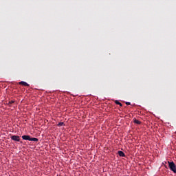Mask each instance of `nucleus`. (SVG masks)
<instances>
[{"label": "nucleus", "mask_w": 176, "mask_h": 176, "mask_svg": "<svg viewBox=\"0 0 176 176\" xmlns=\"http://www.w3.org/2000/svg\"><path fill=\"white\" fill-rule=\"evenodd\" d=\"M19 84L21 85H23L24 87H30V85L27 82H25V81H21L19 82Z\"/></svg>", "instance_id": "20e7f679"}, {"label": "nucleus", "mask_w": 176, "mask_h": 176, "mask_svg": "<svg viewBox=\"0 0 176 176\" xmlns=\"http://www.w3.org/2000/svg\"><path fill=\"white\" fill-rule=\"evenodd\" d=\"M58 126H65V123L63 122H60L57 124Z\"/></svg>", "instance_id": "6e6552de"}, {"label": "nucleus", "mask_w": 176, "mask_h": 176, "mask_svg": "<svg viewBox=\"0 0 176 176\" xmlns=\"http://www.w3.org/2000/svg\"><path fill=\"white\" fill-rule=\"evenodd\" d=\"M21 138L25 141L38 142V139L36 138H31L29 135H23Z\"/></svg>", "instance_id": "f257e3e1"}, {"label": "nucleus", "mask_w": 176, "mask_h": 176, "mask_svg": "<svg viewBox=\"0 0 176 176\" xmlns=\"http://www.w3.org/2000/svg\"><path fill=\"white\" fill-rule=\"evenodd\" d=\"M11 140L14 141V142H21L20 136L16 135H12L11 136Z\"/></svg>", "instance_id": "7ed1b4c3"}, {"label": "nucleus", "mask_w": 176, "mask_h": 176, "mask_svg": "<svg viewBox=\"0 0 176 176\" xmlns=\"http://www.w3.org/2000/svg\"><path fill=\"white\" fill-rule=\"evenodd\" d=\"M125 104H126V105H127V106H129V105L131 104V102H126Z\"/></svg>", "instance_id": "9d476101"}, {"label": "nucleus", "mask_w": 176, "mask_h": 176, "mask_svg": "<svg viewBox=\"0 0 176 176\" xmlns=\"http://www.w3.org/2000/svg\"><path fill=\"white\" fill-rule=\"evenodd\" d=\"M134 123L135 124H141V121L137 120V119H135L134 120Z\"/></svg>", "instance_id": "1a4fd4ad"}, {"label": "nucleus", "mask_w": 176, "mask_h": 176, "mask_svg": "<svg viewBox=\"0 0 176 176\" xmlns=\"http://www.w3.org/2000/svg\"><path fill=\"white\" fill-rule=\"evenodd\" d=\"M115 104H117V105H120V107H123V104L122 103H121L119 100H116L115 101Z\"/></svg>", "instance_id": "423d86ee"}, {"label": "nucleus", "mask_w": 176, "mask_h": 176, "mask_svg": "<svg viewBox=\"0 0 176 176\" xmlns=\"http://www.w3.org/2000/svg\"><path fill=\"white\" fill-rule=\"evenodd\" d=\"M169 165V169L173 172L174 173H176V165L174 162H168Z\"/></svg>", "instance_id": "f03ea898"}, {"label": "nucleus", "mask_w": 176, "mask_h": 176, "mask_svg": "<svg viewBox=\"0 0 176 176\" xmlns=\"http://www.w3.org/2000/svg\"><path fill=\"white\" fill-rule=\"evenodd\" d=\"M14 103V100H11V101H9L7 104L9 106V107H12V104Z\"/></svg>", "instance_id": "0eeeda50"}, {"label": "nucleus", "mask_w": 176, "mask_h": 176, "mask_svg": "<svg viewBox=\"0 0 176 176\" xmlns=\"http://www.w3.org/2000/svg\"><path fill=\"white\" fill-rule=\"evenodd\" d=\"M118 154L119 155L120 157H126V154L122 151H118Z\"/></svg>", "instance_id": "39448f33"}, {"label": "nucleus", "mask_w": 176, "mask_h": 176, "mask_svg": "<svg viewBox=\"0 0 176 176\" xmlns=\"http://www.w3.org/2000/svg\"><path fill=\"white\" fill-rule=\"evenodd\" d=\"M127 176H130V175H127Z\"/></svg>", "instance_id": "9b49d317"}]
</instances>
